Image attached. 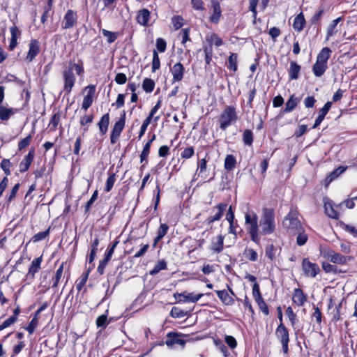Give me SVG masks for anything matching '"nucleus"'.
<instances>
[{"mask_svg": "<svg viewBox=\"0 0 357 357\" xmlns=\"http://www.w3.org/2000/svg\"><path fill=\"white\" fill-rule=\"evenodd\" d=\"M259 231L262 235H268L273 233L275 230V215L274 211L271 208H263V213L259 221Z\"/></svg>", "mask_w": 357, "mask_h": 357, "instance_id": "f257e3e1", "label": "nucleus"}, {"mask_svg": "<svg viewBox=\"0 0 357 357\" xmlns=\"http://www.w3.org/2000/svg\"><path fill=\"white\" fill-rule=\"evenodd\" d=\"M238 119L236 108L234 106H227L219 116L220 128L225 130Z\"/></svg>", "mask_w": 357, "mask_h": 357, "instance_id": "f03ea898", "label": "nucleus"}, {"mask_svg": "<svg viewBox=\"0 0 357 357\" xmlns=\"http://www.w3.org/2000/svg\"><path fill=\"white\" fill-rule=\"evenodd\" d=\"M283 226L292 234L303 231L296 211H291L283 220Z\"/></svg>", "mask_w": 357, "mask_h": 357, "instance_id": "7ed1b4c3", "label": "nucleus"}, {"mask_svg": "<svg viewBox=\"0 0 357 357\" xmlns=\"http://www.w3.org/2000/svg\"><path fill=\"white\" fill-rule=\"evenodd\" d=\"M275 335L282 344L283 353L287 354L289 351V330L283 323H280L277 327Z\"/></svg>", "mask_w": 357, "mask_h": 357, "instance_id": "20e7f679", "label": "nucleus"}, {"mask_svg": "<svg viewBox=\"0 0 357 357\" xmlns=\"http://www.w3.org/2000/svg\"><path fill=\"white\" fill-rule=\"evenodd\" d=\"M63 91L70 93L75 85L76 77L73 73V67H68L63 71Z\"/></svg>", "mask_w": 357, "mask_h": 357, "instance_id": "39448f33", "label": "nucleus"}, {"mask_svg": "<svg viewBox=\"0 0 357 357\" xmlns=\"http://www.w3.org/2000/svg\"><path fill=\"white\" fill-rule=\"evenodd\" d=\"M126 123V112L123 111L121 118L117 121L112 128L110 140L112 144H115L119 137Z\"/></svg>", "mask_w": 357, "mask_h": 357, "instance_id": "423d86ee", "label": "nucleus"}, {"mask_svg": "<svg viewBox=\"0 0 357 357\" xmlns=\"http://www.w3.org/2000/svg\"><path fill=\"white\" fill-rule=\"evenodd\" d=\"M302 269L306 276L311 278H315L320 272L319 266L315 263L310 262L307 258L303 259Z\"/></svg>", "mask_w": 357, "mask_h": 357, "instance_id": "0eeeda50", "label": "nucleus"}, {"mask_svg": "<svg viewBox=\"0 0 357 357\" xmlns=\"http://www.w3.org/2000/svg\"><path fill=\"white\" fill-rule=\"evenodd\" d=\"M324 257L329 259L332 263L338 264H345L352 259L350 256L342 255L332 250L327 251L325 253Z\"/></svg>", "mask_w": 357, "mask_h": 357, "instance_id": "6e6552de", "label": "nucleus"}, {"mask_svg": "<svg viewBox=\"0 0 357 357\" xmlns=\"http://www.w3.org/2000/svg\"><path fill=\"white\" fill-rule=\"evenodd\" d=\"M77 22V13L73 10H68L63 17L62 29H68L73 27Z\"/></svg>", "mask_w": 357, "mask_h": 357, "instance_id": "1a4fd4ad", "label": "nucleus"}, {"mask_svg": "<svg viewBox=\"0 0 357 357\" xmlns=\"http://www.w3.org/2000/svg\"><path fill=\"white\" fill-rule=\"evenodd\" d=\"M204 294L202 293L195 294L194 293H188L184 291L183 293H176L174 294L176 299H178L180 302H197Z\"/></svg>", "mask_w": 357, "mask_h": 357, "instance_id": "9d476101", "label": "nucleus"}, {"mask_svg": "<svg viewBox=\"0 0 357 357\" xmlns=\"http://www.w3.org/2000/svg\"><path fill=\"white\" fill-rule=\"evenodd\" d=\"M40 52V43L36 39H31L29 44V51L26 56V61L29 63L33 61Z\"/></svg>", "mask_w": 357, "mask_h": 357, "instance_id": "9b49d317", "label": "nucleus"}, {"mask_svg": "<svg viewBox=\"0 0 357 357\" xmlns=\"http://www.w3.org/2000/svg\"><path fill=\"white\" fill-rule=\"evenodd\" d=\"M84 90L87 91V94L84 98L82 108L86 111L93 103L96 86L94 85H89L85 87Z\"/></svg>", "mask_w": 357, "mask_h": 357, "instance_id": "f8f14e48", "label": "nucleus"}, {"mask_svg": "<svg viewBox=\"0 0 357 357\" xmlns=\"http://www.w3.org/2000/svg\"><path fill=\"white\" fill-rule=\"evenodd\" d=\"M227 204L225 203H220L218 205L215 206L213 209L217 210V212L213 216H210L207 218V219L205 220L206 224L210 225L215 221L219 220L222 217L223 213L227 208Z\"/></svg>", "mask_w": 357, "mask_h": 357, "instance_id": "ddd939ff", "label": "nucleus"}, {"mask_svg": "<svg viewBox=\"0 0 357 357\" xmlns=\"http://www.w3.org/2000/svg\"><path fill=\"white\" fill-rule=\"evenodd\" d=\"M245 225L248 226V232L259 231L258 217L255 213L251 215L246 213L245 215Z\"/></svg>", "mask_w": 357, "mask_h": 357, "instance_id": "4468645a", "label": "nucleus"}, {"mask_svg": "<svg viewBox=\"0 0 357 357\" xmlns=\"http://www.w3.org/2000/svg\"><path fill=\"white\" fill-rule=\"evenodd\" d=\"M181 335L177 333L170 332L167 335V340L165 344L168 347H172L174 344H179L184 346L185 341L181 338Z\"/></svg>", "mask_w": 357, "mask_h": 357, "instance_id": "2eb2a0df", "label": "nucleus"}, {"mask_svg": "<svg viewBox=\"0 0 357 357\" xmlns=\"http://www.w3.org/2000/svg\"><path fill=\"white\" fill-rule=\"evenodd\" d=\"M35 150L32 148L28 154L24 158V159L20 163V172L21 173L27 171L34 158Z\"/></svg>", "mask_w": 357, "mask_h": 357, "instance_id": "dca6fc26", "label": "nucleus"}, {"mask_svg": "<svg viewBox=\"0 0 357 357\" xmlns=\"http://www.w3.org/2000/svg\"><path fill=\"white\" fill-rule=\"evenodd\" d=\"M174 82H179L183 78L185 72L184 66L180 62L174 64L171 68Z\"/></svg>", "mask_w": 357, "mask_h": 357, "instance_id": "f3484780", "label": "nucleus"}, {"mask_svg": "<svg viewBox=\"0 0 357 357\" xmlns=\"http://www.w3.org/2000/svg\"><path fill=\"white\" fill-rule=\"evenodd\" d=\"M224 248V236L218 235L211 240V245L210 247L211 250L215 253H220Z\"/></svg>", "mask_w": 357, "mask_h": 357, "instance_id": "a211bd4d", "label": "nucleus"}, {"mask_svg": "<svg viewBox=\"0 0 357 357\" xmlns=\"http://www.w3.org/2000/svg\"><path fill=\"white\" fill-rule=\"evenodd\" d=\"M213 13L210 17V21L213 23L217 24L219 22L220 17L222 15L221 7L219 2L217 0L211 1Z\"/></svg>", "mask_w": 357, "mask_h": 357, "instance_id": "6ab92c4d", "label": "nucleus"}, {"mask_svg": "<svg viewBox=\"0 0 357 357\" xmlns=\"http://www.w3.org/2000/svg\"><path fill=\"white\" fill-rule=\"evenodd\" d=\"M42 261V256L37 257L32 261L31 264L29 268V272L26 274L27 278H34L35 273H37L40 268Z\"/></svg>", "mask_w": 357, "mask_h": 357, "instance_id": "aec40b11", "label": "nucleus"}, {"mask_svg": "<svg viewBox=\"0 0 357 357\" xmlns=\"http://www.w3.org/2000/svg\"><path fill=\"white\" fill-rule=\"evenodd\" d=\"M307 300V296L303 293V290L296 288L294 291L292 301L298 306H303Z\"/></svg>", "mask_w": 357, "mask_h": 357, "instance_id": "412c9836", "label": "nucleus"}, {"mask_svg": "<svg viewBox=\"0 0 357 357\" xmlns=\"http://www.w3.org/2000/svg\"><path fill=\"white\" fill-rule=\"evenodd\" d=\"M332 105L331 102H327L324 106L319 110V116H317V119L315 120L314 124L312 126V128H316L318 127L320 123L323 121L326 115L328 112L329 109H331Z\"/></svg>", "mask_w": 357, "mask_h": 357, "instance_id": "4be33fe9", "label": "nucleus"}, {"mask_svg": "<svg viewBox=\"0 0 357 357\" xmlns=\"http://www.w3.org/2000/svg\"><path fill=\"white\" fill-rule=\"evenodd\" d=\"M347 167L340 166L333 170L324 180L325 187H328L329 184L340 175H341L347 169Z\"/></svg>", "mask_w": 357, "mask_h": 357, "instance_id": "5701e85b", "label": "nucleus"}, {"mask_svg": "<svg viewBox=\"0 0 357 357\" xmlns=\"http://www.w3.org/2000/svg\"><path fill=\"white\" fill-rule=\"evenodd\" d=\"M10 31L11 33V38L9 45V50L12 51L16 47L17 45V38L20 36L21 31L15 25L10 28Z\"/></svg>", "mask_w": 357, "mask_h": 357, "instance_id": "b1692460", "label": "nucleus"}, {"mask_svg": "<svg viewBox=\"0 0 357 357\" xmlns=\"http://www.w3.org/2000/svg\"><path fill=\"white\" fill-rule=\"evenodd\" d=\"M221 302L225 305H232L234 304V300L226 290L215 291Z\"/></svg>", "mask_w": 357, "mask_h": 357, "instance_id": "393cba45", "label": "nucleus"}, {"mask_svg": "<svg viewBox=\"0 0 357 357\" xmlns=\"http://www.w3.org/2000/svg\"><path fill=\"white\" fill-rule=\"evenodd\" d=\"M300 71L301 66H299L296 61H291L289 69L288 70L289 79H297L299 77Z\"/></svg>", "mask_w": 357, "mask_h": 357, "instance_id": "a878e982", "label": "nucleus"}, {"mask_svg": "<svg viewBox=\"0 0 357 357\" xmlns=\"http://www.w3.org/2000/svg\"><path fill=\"white\" fill-rule=\"evenodd\" d=\"M332 50L329 47H323L317 54V61L327 65L328 60L330 59Z\"/></svg>", "mask_w": 357, "mask_h": 357, "instance_id": "bb28decb", "label": "nucleus"}, {"mask_svg": "<svg viewBox=\"0 0 357 357\" xmlns=\"http://www.w3.org/2000/svg\"><path fill=\"white\" fill-rule=\"evenodd\" d=\"M301 99L299 98L295 97L294 95H291L289 99L287 101L285 104V108L283 112L285 113L292 112L299 103Z\"/></svg>", "mask_w": 357, "mask_h": 357, "instance_id": "cd10ccee", "label": "nucleus"}, {"mask_svg": "<svg viewBox=\"0 0 357 357\" xmlns=\"http://www.w3.org/2000/svg\"><path fill=\"white\" fill-rule=\"evenodd\" d=\"M109 124V115L108 113L104 114L100 121L98 123V126L99 128L100 132L101 135H105L107 132L108 126Z\"/></svg>", "mask_w": 357, "mask_h": 357, "instance_id": "c85d7f7f", "label": "nucleus"}, {"mask_svg": "<svg viewBox=\"0 0 357 357\" xmlns=\"http://www.w3.org/2000/svg\"><path fill=\"white\" fill-rule=\"evenodd\" d=\"M150 18V12L148 9L144 8L139 11L137 16V21L139 24L146 26Z\"/></svg>", "mask_w": 357, "mask_h": 357, "instance_id": "c756f323", "label": "nucleus"}, {"mask_svg": "<svg viewBox=\"0 0 357 357\" xmlns=\"http://www.w3.org/2000/svg\"><path fill=\"white\" fill-rule=\"evenodd\" d=\"M328 68V65L316 60L312 67V72L316 77L322 76Z\"/></svg>", "mask_w": 357, "mask_h": 357, "instance_id": "7c9ffc66", "label": "nucleus"}, {"mask_svg": "<svg viewBox=\"0 0 357 357\" xmlns=\"http://www.w3.org/2000/svg\"><path fill=\"white\" fill-rule=\"evenodd\" d=\"M16 112V109L13 108H7L3 105H0V119L2 121H8L11 116H13Z\"/></svg>", "mask_w": 357, "mask_h": 357, "instance_id": "2f4dec72", "label": "nucleus"}, {"mask_svg": "<svg viewBox=\"0 0 357 357\" xmlns=\"http://www.w3.org/2000/svg\"><path fill=\"white\" fill-rule=\"evenodd\" d=\"M324 210L326 214L333 219H338L339 213L334 209L331 201L324 202Z\"/></svg>", "mask_w": 357, "mask_h": 357, "instance_id": "473e14b6", "label": "nucleus"}, {"mask_svg": "<svg viewBox=\"0 0 357 357\" xmlns=\"http://www.w3.org/2000/svg\"><path fill=\"white\" fill-rule=\"evenodd\" d=\"M227 67L229 70L236 72L238 70V55L231 53L227 61Z\"/></svg>", "mask_w": 357, "mask_h": 357, "instance_id": "72a5a7b5", "label": "nucleus"}, {"mask_svg": "<svg viewBox=\"0 0 357 357\" xmlns=\"http://www.w3.org/2000/svg\"><path fill=\"white\" fill-rule=\"evenodd\" d=\"M305 20L303 13L298 14L294 19L293 27L295 30L301 31L303 29Z\"/></svg>", "mask_w": 357, "mask_h": 357, "instance_id": "f704fd0d", "label": "nucleus"}, {"mask_svg": "<svg viewBox=\"0 0 357 357\" xmlns=\"http://www.w3.org/2000/svg\"><path fill=\"white\" fill-rule=\"evenodd\" d=\"M236 160L233 155H227L225 159V169L231 171L236 166Z\"/></svg>", "mask_w": 357, "mask_h": 357, "instance_id": "c9c22d12", "label": "nucleus"}, {"mask_svg": "<svg viewBox=\"0 0 357 357\" xmlns=\"http://www.w3.org/2000/svg\"><path fill=\"white\" fill-rule=\"evenodd\" d=\"M167 263L165 260H160L154 268L150 271V275H155L160 271L167 269Z\"/></svg>", "mask_w": 357, "mask_h": 357, "instance_id": "e433bc0d", "label": "nucleus"}, {"mask_svg": "<svg viewBox=\"0 0 357 357\" xmlns=\"http://www.w3.org/2000/svg\"><path fill=\"white\" fill-rule=\"evenodd\" d=\"M155 87V82L153 79L145 78L142 82V88L146 93H151Z\"/></svg>", "mask_w": 357, "mask_h": 357, "instance_id": "4c0bfd02", "label": "nucleus"}, {"mask_svg": "<svg viewBox=\"0 0 357 357\" xmlns=\"http://www.w3.org/2000/svg\"><path fill=\"white\" fill-rule=\"evenodd\" d=\"M102 33L105 37L107 38V42L109 43H114L119 36L118 32H112L104 29L102 30Z\"/></svg>", "mask_w": 357, "mask_h": 357, "instance_id": "58836bf2", "label": "nucleus"}, {"mask_svg": "<svg viewBox=\"0 0 357 357\" xmlns=\"http://www.w3.org/2000/svg\"><path fill=\"white\" fill-rule=\"evenodd\" d=\"M34 134V130H33L31 133L29 134L27 137L20 140L18 143V149L22 151L26 146H28L32 139L33 135Z\"/></svg>", "mask_w": 357, "mask_h": 357, "instance_id": "ea45409f", "label": "nucleus"}, {"mask_svg": "<svg viewBox=\"0 0 357 357\" xmlns=\"http://www.w3.org/2000/svg\"><path fill=\"white\" fill-rule=\"evenodd\" d=\"M243 142L245 145L251 146L253 142V133L250 130H245L243 134Z\"/></svg>", "mask_w": 357, "mask_h": 357, "instance_id": "a19ab883", "label": "nucleus"}, {"mask_svg": "<svg viewBox=\"0 0 357 357\" xmlns=\"http://www.w3.org/2000/svg\"><path fill=\"white\" fill-rule=\"evenodd\" d=\"M61 115L59 112L54 114L51 118L49 126H50V130L54 131L56 129L57 126L60 122Z\"/></svg>", "mask_w": 357, "mask_h": 357, "instance_id": "79ce46f5", "label": "nucleus"}, {"mask_svg": "<svg viewBox=\"0 0 357 357\" xmlns=\"http://www.w3.org/2000/svg\"><path fill=\"white\" fill-rule=\"evenodd\" d=\"M50 227L44 231L39 232L35 234L32 238L31 241L34 243L41 241L44 240L50 234Z\"/></svg>", "mask_w": 357, "mask_h": 357, "instance_id": "37998d69", "label": "nucleus"}, {"mask_svg": "<svg viewBox=\"0 0 357 357\" xmlns=\"http://www.w3.org/2000/svg\"><path fill=\"white\" fill-rule=\"evenodd\" d=\"M170 315L174 318H182L188 315V312H185L177 307H173L170 312Z\"/></svg>", "mask_w": 357, "mask_h": 357, "instance_id": "c03bdc74", "label": "nucleus"}, {"mask_svg": "<svg viewBox=\"0 0 357 357\" xmlns=\"http://www.w3.org/2000/svg\"><path fill=\"white\" fill-rule=\"evenodd\" d=\"M115 181H116V175L114 173H112L106 181V184H105V192H108L112 189L114 184L115 183Z\"/></svg>", "mask_w": 357, "mask_h": 357, "instance_id": "a18cd8bd", "label": "nucleus"}, {"mask_svg": "<svg viewBox=\"0 0 357 357\" xmlns=\"http://www.w3.org/2000/svg\"><path fill=\"white\" fill-rule=\"evenodd\" d=\"M89 271L90 269H89L85 273L82 274V276L79 278V281L76 284V288L78 290V291H80L82 287L86 284V280L88 279Z\"/></svg>", "mask_w": 357, "mask_h": 357, "instance_id": "49530a36", "label": "nucleus"}, {"mask_svg": "<svg viewBox=\"0 0 357 357\" xmlns=\"http://www.w3.org/2000/svg\"><path fill=\"white\" fill-rule=\"evenodd\" d=\"M160 66V62L158 54L156 50L153 52V61H152V72H155L158 70Z\"/></svg>", "mask_w": 357, "mask_h": 357, "instance_id": "de8ad7c7", "label": "nucleus"}, {"mask_svg": "<svg viewBox=\"0 0 357 357\" xmlns=\"http://www.w3.org/2000/svg\"><path fill=\"white\" fill-rule=\"evenodd\" d=\"M63 266L64 264L62 263L59 268L56 270L55 277L54 278V283L52 285V287H56L58 286V284L60 281V279L62 277L63 271Z\"/></svg>", "mask_w": 357, "mask_h": 357, "instance_id": "09e8293b", "label": "nucleus"}, {"mask_svg": "<svg viewBox=\"0 0 357 357\" xmlns=\"http://www.w3.org/2000/svg\"><path fill=\"white\" fill-rule=\"evenodd\" d=\"M96 326L98 328H105L107 324V316L106 314H102L96 319Z\"/></svg>", "mask_w": 357, "mask_h": 357, "instance_id": "8fccbe9b", "label": "nucleus"}, {"mask_svg": "<svg viewBox=\"0 0 357 357\" xmlns=\"http://www.w3.org/2000/svg\"><path fill=\"white\" fill-rule=\"evenodd\" d=\"M204 52L205 54V61L206 64H209L213 57V49L212 45L206 46L204 47Z\"/></svg>", "mask_w": 357, "mask_h": 357, "instance_id": "3c124183", "label": "nucleus"}, {"mask_svg": "<svg viewBox=\"0 0 357 357\" xmlns=\"http://www.w3.org/2000/svg\"><path fill=\"white\" fill-rule=\"evenodd\" d=\"M151 146L149 144V143H146V144L144 145V149L142 151V153L140 155V160L141 162H144L145 161L146 162H147V158L149 156V154L150 153V148H151Z\"/></svg>", "mask_w": 357, "mask_h": 357, "instance_id": "603ef678", "label": "nucleus"}, {"mask_svg": "<svg viewBox=\"0 0 357 357\" xmlns=\"http://www.w3.org/2000/svg\"><path fill=\"white\" fill-rule=\"evenodd\" d=\"M208 41L213 43L216 47H220L222 45V40L217 34L213 33L209 36ZM212 45V44H211Z\"/></svg>", "mask_w": 357, "mask_h": 357, "instance_id": "864d4df0", "label": "nucleus"}, {"mask_svg": "<svg viewBox=\"0 0 357 357\" xmlns=\"http://www.w3.org/2000/svg\"><path fill=\"white\" fill-rule=\"evenodd\" d=\"M275 248L273 244L267 245L266 248L265 255L271 261L275 259Z\"/></svg>", "mask_w": 357, "mask_h": 357, "instance_id": "5fc2aeb1", "label": "nucleus"}, {"mask_svg": "<svg viewBox=\"0 0 357 357\" xmlns=\"http://www.w3.org/2000/svg\"><path fill=\"white\" fill-rule=\"evenodd\" d=\"M298 233V236H297V238H296V243L299 246H302L303 245H305L308 239V236L306 234L300 231V232H297Z\"/></svg>", "mask_w": 357, "mask_h": 357, "instance_id": "6e6d98bb", "label": "nucleus"}, {"mask_svg": "<svg viewBox=\"0 0 357 357\" xmlns=\"http://www.w3.org/2000/svg\"><path fill=\"white\" fill-rule=\"evenodd\" d=\"M245 255L246 258L251 261L257 260V253L252 248L245 249Z\"/></svg>", "mask_w": 357, "mask_h": 357, "instance_id": "4d7b16f0", "label": "nucleus"}, {"mask_svg": "<svg viewBox=\"0 0 357 357\" xmlns=\"http://www.w3.org/2000/svg\"><path fill=\"white\" fill-rule=\"evenodd\" d=\"M183 19L179 15L174 16L172 19V23L176 30L180 29L183 26Z\"/></svg>", "mask_w": 357, "mask_h": 357, "instance_id": "13d9d810", "label": "nucleus"}, {"mask_svg": "<svg viewBox=\"0 0 357 357\" xmlns=\"http://www.w3.org/2000/svg\"><path fill=\"white\" fill-rule=\"evenodd\" d=\"M38 324V317H34L32 319L28 326L26 328V330L29 332V334H32L36 328L37 327Z\"/></svg>", "mask_w": 357, "mask_h": 357, "instance_id": "bf43d9fd", "label": "nucleus"}, {"mask_svg": "<svg viewBox=\"0 0 357 357\" xmlns=\"http://www.w3.org/2000/svg\"><path fill=\"white\" fill-rule=\"evenodd\" d=\"M252 294L255 301L263 298L260 293L259 285L257 282H255L253 284Z\"/></svg>", "mask_w": 357, "mask_h": 357, "instance_id": "052dcab7", "label": "nucleus"}, {"mask_svg": "<svg viewBox=\"0 0 357 357\" xmlns=\"http://www.w3.org/2000/svg\"><path fill=\"white\" fill-rule=\"evenodd\" d=\"M156 47L160 52H165L167 47L166 41L163 38H158L156 40Z\"/></svg>", "mask_w": 357, "mask_h": 357, "instance_id": "680f3d73", "label": "nucleus"}, {"mask_svg": "<svg viewBox=\"0 0 357 357\" xmlns=\"http://www.w3.org/2000/svg\"><path fill=\"white\" fill-rule=\"evenodd\" d=\"M261 311L265 314L268 315V307L263 298L256 301Z\"/></svg>", "mask_w": 357, "mask_h": 357, "instance_id": "e2e57ef3", "label": "nucleus"}, {"mask_svg": "<svg viewBox=\"0 0 357 357\" xmlns=\"http://www.w3.org/2000/svg\"><path fill=\"white\" fill-rule=\"evenodd\" d=\"M206 160L205 159H202L198 163V169H199L198 176H201V177L206 178V176H204V172L206 171Z\"/></svg>", "mask_w": 357, "mask_h": 357, "instance_id": "0e129e2a", "label": "nucleus"}, {"mask_svg": "<svg viewBox=\"0 0 357 357\" xmlns=\"http://www.w3.org/2000/svg\"><path fill=\"white\" fill-rule=\"evenodd\" d=\"M11 163L9 160L3 159L1 162V167L4 171L5 174L8 176L10 174V167Z\"/></svg>", "mask_w": 357, "mask_h": 357, "instance_id": "69168bd1", "label": "nucleus"}, {"mask_svg": "<svg viewBox=\"0 0 357 357\" xmlns=\"http://www.w3.org/2000/svg\"><path fill=\"white\" fill-rule=\"evenodd\" d=\"M194 153H195V151H194L193 147L190 146V147L185 148L182 151L181 155L182 158L189 159L193 155Z\"/></svg>", "mask_w": 357, "mask_h": 357, "instance_id": "338daca9", "label": "nucleus"}, {"mask_svg": "<svg viewBox=\"0 0 357 357\" xmlns=\"http://www.w3.org/2000/svg\"><path fill=\"white\" fill-rule=\"evenodd\" d=\"M16 321L17 318L15 317H10L8 319L5 320L1 325H0V331L13 324Z\"/></svg>", "mask_w": 357, "mask_h": 357, "instance_id": "774afa93", "label": "nucleus"}]
</instances>
